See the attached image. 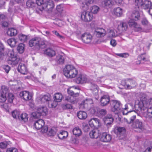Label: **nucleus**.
<instances>
[{
	"mask_svg": "<svg viewBox=\"0 0 152 152\" xmlns=\"http://www.w3.org/2000/svg\"><path fill=\"white\" fill-rule=\"evenodd\" d=\"M56 129L54 128H52L48 129L47 134L49 136H53L56 134Z\"/></svg>",
	"mask_w": 152,
	"mask_h": 152,
	"instance_id": "nucleus-43",
	"label": "nucleus"
},
{
	"mask_svg": "<svg viewBox=\"0 0 152 152\" xmlns=\"http://www.w3.org/2000/svg\"><path fill=\"white\" fill-rule=\"evenodd\" d=\"M52 32L54 34H55L56 35L58 38L60 39H65V37H64L60 35L59 33H58L57 31H52Z\"/></svg>",
	"mask_w": 152,
	"mask_h": 152,
	"instance_id": "nucleus-53",
	"label": "nucleus"
},
{
	"mask_svg": "<svg viewBox=\"0 0 152 152\" xmlns=\"http://www.w3.org/2000/svg\"><path fill=\"white\" fill-rule=\"evenodd\" d=\"M94 18V17L90 12L84 11L81 13V18L85 22L91 21Z\"/></svg>",
	"mask_w": 152,
	"mask_h": 152,
	"instance_id": "nucleus-8",
	"label": "nucleus"
},
{
	"mask_svg": "<svg viewBox=\"0 0 152 152\" xmlns=\"http://www.w3.org/2000/svg\"><path fill=\"white\" fill-rule=\"evenodd\" d=\"M91 89L92 90H97L98 88L97 86L94 82L91 83Z\"/></svg>",
	"mask_w": 152,
	"mask_h": 152,
	"instance_id": "nucleus-58",
	"label": "nucleus"
},
{
	"mask_svg": "<svg viewBox=\"0 0 152 152\" xmlns=\"http://www.w3.org/2000/svg\"><path fill=\"white\" fill-rule=\"evenodd\" d=\"M143 0H135V4L138 8L139 7H142L143 5Z\"/></svg>",
	"mask_w": 152,
	"mask_h": 152,
	"instance_id": "nucleus-48",
	"label": "nucleus"
},
{
	"mask_svg": "<svg viewBox=\"0 0 152 152\" xmlns=\"http://www.w3.org/2000/svg\"><path fill=\"white\" fill-rule=\"evenodd\" d=\"M91 145L92 146L94 149H97L100 147L101 144L97 141H94L91 142Z\"/></svg>",
	"mask_w": 152,
	"mask_h": 152,
	"instance_id": "nucleus-41",
	"label": "nucleus"
},
{
	"mask_svg": "<svg viewBox=\"0 0 152 152\" xmlns=\"http://www.w3.org/2000/svg\"><path fill=\"white\" fill-rule=\"evenodd\" d=\"M94 34L97 37L101 38L106 35V31L103 28H96L95 29Z\"/></svg>",
	"mask_w": 152,
	"mask_h": 152,
	"instance_id": "nucleus-9",
	"label": "nucleus"
},
{
	"mask_svg": "<svg viewBox=\"0 0 152 152\" xmlns=\"http://www.w3.org/2000/svg\"><path fill=\"white\" fill-rule=\"evenodd\" d=\"M36 4L32 0H28L26 3V5L28 8H33L36 6Z\"/></svg>",
	"mask_w": 152,
	"mask_h": 152,
	"instance_id": "nucleus-42",
	"label": "nucleus"
},
{
	"mask_svg": "<svg viewBox=\"0 0 152 152\" xmlns=\"http://www.w3.org/2000/svg\"><path fill=\"white\" fill-rule=\"evenodd\" d=\"M113 107L111 109L112 111L115 114H118L121 112L123 111L122 108V104L120 102L114 100L113 101Z\"/></svg>",
	"mask_w": 152,
	"mask_h": 152,
	"instance_id": "nucleus-6",
	"label": "nucleus"
},
{
	"mask_svg": "<svg viewBox=\"0 0 152 152\" xmlns=\"http://www.w3.org/2000/svg\"><path fill=\"white\" fill-rule=\"evenodd\" d=\"M133 127L142 129L143 128V125L141 121L139 120H137L133 124Z\"/></svg>",
	"mask_w": 152,
	"mask_h": 152,
	"instance_id": "nucleus-28",
	"label": "nucleus"
},
{
	"mask_svg": "<svg viewBox=\"0 0 152 152\" xmlns=\"http://www.w3.org/2000/svg\"><path fill=\"white\" fill-rule=\"evenodd\" d=\"M7 42L11 47H14L15 46L17 41L15 38H12L8 39Z\"/></svg>",
	"mask_w": 152,
	"mask_h": 152,
	"instance_id": "nucleus-32",
	"label": "nucleus"
},
{
	"mask_svg": "<svg viewBox=\"0 0 152 152\" xmlns=\"http://www.w3.org/2000/svg\"><path fill=\"white\" fill-rule=\"evenodd\" d=\"M56 10L59 13H61L63 10V5L62 4L58 5L56 7Z\"/></svg>",
	"mask_w": 152,
	"mask_h": 152,
	"instance_id": "nucleus-54",
	"label": "nucleus"
},
{
	"mask_svg": "<svg viewBox=\"0 0 152 152\" xmlns=\"http://www.w3.org/2000/svg\"><path fill=\"white\" fill-rule=\"evenodd\" d=\"M18 70L19 72L23 75L26 74L28 71L26 66L23 63L19 64L18 67Z\"/></svg>",
	"mask_w": 152,
	"mask_h": 152,
	"instance_id": "nucleus-16",
	"label": "nucleus"
},
{
	"mask_svg": "<svg viewBox=\"0 0 152 152\" xmlns=\"http://www.w3.org/2000/svg\"><path fill=\"white\" fill-rule=\"evenodd\" d=\"M54 100L56 102H60L63 98L62 95L59 93H56L54 95Z\"/></svg>",
	"mask_w": 152,
	"mask_h": 152,
	"instance_id": "nucleus-35",
	"label": "nucleus"
},
{
	"mask_svg": "<svg viewBox=\"0 0 152 152\" xmlns=\"http://www.w3.org/2000/svg\"><path fill=\"white\" fill-rule=\"evenodd\" d=\"M64 108L71 109L72 108V106L69 104H66L63 105V106Z\"/></svg>",
	"mask_w": 152,
	"mask_h": 152,
	"instance_id": "nucleus-63",
	"label": "nucleus"
},
{
	"mask_svg": "<svg viewBox=\"0 0 152 152\" xmlns=\"http://www.w3.org/2000/svg\"><path fill=\"white\" fill-rule=\"evenodd\" d=\"M138 59L140 61L143 60V61H145V54H142L141 55L138 56Z\"/></svg>",
	"mask_w": 152,
	"mask_h": 152,
	"instance_id": "nucleus-59",
	"label": "nucleus"
},
{
	"mask_svg": "<svg viewBox=\"0 0 152 152\" xmlns=\"http://www.w3.org/2000/svg\"><path fill=\"white\" fill-rule=\"evenodd\" d=\"M7 142L6 141H4L0 143V148L1 149H4L6 148L7 145Z\"/></svg>",
	"mask_w": 152,
	"mask_h": 152,
	"instance_id": "nucleus-55",
	"label": "nucleus"
},
{
	"mask_svg": "<svg viewBox=\"0 0 152 152\" xmlns=\"http://www.w3.org/2000/svg\"><path fill=\"white\" fill-rule=\"evenodd\" d=\"M54 6L53 2L52 0L47 1L43 3L42 5L43 9L48 11H51Z\"/></svg>",
	"mask_w": 152,
	"mask_h": 152,
	"instance_id": "nucleus-10",
	"label": "nucleus"
},
{
	"mask_svg": "<svg viewBox=\"0 0 152 152\" xmlns=\"http://www.w3.org/2000/svg\"><path fill=\"white\" fill-rule=\"evenodd\" d=\"M72 132L73 134L76 137L80 136L82 133L81 129L78 126L75 127L73 129Z\"/></svg>",
	"mask_w": 152,
	"mask_h": 152,
	"instance_id": "nucleus-29",
	"label": "nucleus"
},
{
	"mask_svg": "<svg viewBox=\"0 0 152 152\" xmlns=\"http://www.w3.org/2000/svg\"><path fill=\"white\" fill-rule=\"evenodd\" d=\"M113 12L116 16L120 17L122 14V10L120 7H118L114 9Z\"/></svg>",
	"mask_w": 152,
	"mask_h": 152,
	"instance_id": "nucleus-34",
	"label": "nucleus"
},
{
	"mask_svg": "<svg viewBox=\"0 0 152 152\" xmlns=\"http://www.w3.org/2000/svg\"><path fill=\"white\" fill-rule=\"evenodd\" d=\"M4 49L3 44L0 41V55L3 53Z\"/></svg>",
	"mask_w": 152,
	"mask_h": 152,
	"instance_id": "nucleus-60",
	"label": "nucleus"
},
{
	"mask_svg": "<svg viewBox=\"0 0 152 152\" xmlns=\"http://www.w3.org/2000/svg\"><path fill=\"white\" fill-rule=\"evenodd\" d=\"M31 115L34 119L39 118L41 116L40 114L37 112V111L36 112H33L31 114Z\"/></svg>",
	"mask_w": 152,
	"mask_h": 152,
	"instance_id": "nucleus-50",
	"label": "nucleus"
},
{
	"mask_svg": "<svg viewBox=\"0 0 152 152\" xmlns=\"http://www.w3.org/2000/svg\"><path fill=\"white\" fill-rule=\"evenodd\" d=\"M93 103L91 99H87L82 102L80 104V107L82 108H85L87 107L88 104H91Z\"/></svg>",
	"mask_w": 152,
	"mask_h": 152,
	"instance_id": "nucleus-25",
	"label": "nucleus"
},
{
	"mask_svg": "<svg viewBox=\"0 0 152 152\" xmlns=\"http://www.w3.org/2000/svg\"><path fill=\"white\" fill-rule=\"evenodd\" d=\"M128 24L130 26L134 28L135 31H141L142 29L140 26L138 25L134 19L130 20L128 22Z\"/></svg>",
	"mask_w": 152,
	"mask_h": 152,
	"instance_id": "nucleus-14",
	"label": "nucleus"
},
{
	"mask_svg": "<svg viewBox=\"0 0 152 152\" xmlns=\"http://www.w3.org/2000/svg\"><path fill=\"white\" fill-rule=\"evenodd\" d=\"M65 56L64 55H58L57 56L56 58V63L59 64H62L64 63Z\"/></svg>",
	"mask_w": 152,
	"mask_h": 152,
	"instance_id": "nucleus-27",
	"label": "nucleus"
},
{
	"mask_svg": "<svg viewBox=\"0 0 152 152\" xmlns=\"http://www.w3.org/2000/svg\"><path fill=\"white\" fill-rule=\"evenodd\" d=\"M20 117L22 120L25 122L27 121L28 118L27 114L25 113H22L20 115Z\"/></svg>",
	"mask_w": 152,
	"mask_h": 152,
	"instance_id": "nucleus-49",
	"label": "nucleus"
},
{
	"mask_svg": "<svg viewBox=\"0 0 152 152\" xmlns=\"http://www.w3.org/2000/svg\"><path fill=\"white\" fill-rule=\"evenodd\" d=\"M146 95L144 94H141L140 95V101L135 102L141 110H145L147 109L146 118L149 119L152 118V98L147 100Z\"/></svg>",
	"mask_w": 152,
	"mask_h": 152,
	"instance_id": "nucleus-1",
	"label": "nucleus"
},
{
	"mask_svg": "<svg viewBox=\"0 0 152 152\" xmlns=\"http://www.w3.org/2000/svg\"><path fill=\"white\" fill-rule=\"evenodd\" d=\"M104 123L106 125L108 126L111 124L113 122L114 119L112 115L111 114H108L104 118Z\"/></svg>",
	"mask_w": 152,
	"mask_h": 152,
	"instance_id": "nucleus-22",
	"label": "nucleus"
},
{
	"mask_svg": "<svg viewBox=\"0 0 152 152\" xmlns=\"http://www.w3.org/2000/svg\"><path fill=\"white\" fill-rule=\"evenodd\" d=\"M77 116L80 119H85L87 116V114L85 112L80 111L77 113Z\"/></svg>",
	"mask_w": 152,
	"mask_h": 152,
	"instance_id": "nucleus-31",
	"label": "nucleus"
},
{
	"mask_svg": "<svg viewBox=\"0 0 152 152\" xmlns=\"http://www.w3.org/2000/svg\"><path fill=\"white\" fill-rule=\"evenodd\" d=\"M17 30L14 28H12L8 29L7 32V35L10 36L15 35L17 34Z\"/></svg>",
	"mask_w": 152,
	"mask_h": 152,
	"instance_id": "nucleus-30",
	"label": "nucleus"
},
{
	"mask_svg": "<svg viewBox=\"0 0 152 152\" xmlns=\"http://www.w3.org/2000/svg\"><path fill=\"white\" fill-rule=\"evenodd\" d=\"M24 45L23 43L20 44L17 47V50L20 53H22L24 51Z\"/></svg>",
	"mask_w": 152,
	"mask_h": 152,
	"instance_id": "nucleus-45",
	"label": "nucleus"
},
{
	"mask_svg": "<svg viewBox=\"0 0 152 152\" xmlns=\"http://www.w3.org/2000/svg\"><path fill=\"white\" fill-rule=\"evenodd\" d=\"M20 97L25 100L28 101L31 99V94L27 91H23L20 94Z\"/></svg>",
	"mask_w": 152,
	"mask_h": 152,
	"instance_id": "nucleus-13",
	"label": "nucleus"
},
{
	"mask_svg": "<svg viewBox=\"0 0 152 152\" xmlns=\"http://www.w3.org/2000/svg\"><path fill=\"white\" fill-rule=\"evenodd\" d=\"M3 68L5 72L7 73H8L10 69V67L7 65H5L3 66Z\"/></svg>",
	"mask_w": 152,
	"mask_h": 152,
	"instance_id": "nucleus-61",
	"label": "nucleus"
},
{
	"mask_svg": "<svg viewBox=\"0 0 152 152\" xmlns=\"http://www.w3.org/2000/svg\"><path fill=\"white\" fill-rule=\"evenodd\" d=\"M6 152H18V151L15 148H11L7 149Z\"/></svg>",
	"mask_w": 152,
	"mask_h": 152,
	"instance_id": "nucleus-57",
	"label": "nucleus"
},
{
	"mask_svg": "<svg viewBox=\"0 0 152 152\" xmlns=\"http://www.w3.org/2000/svg\"><path fill=\"white\" fill-rule=\"evenodd\" d=\"M90 136L92 138H97L99 136V134L96 130L94 129L91 131L89 133Z\"/></svg>",
	"mask_w": 152,
	"mask_h": 152,
	"instance_id": "nucleus-36",
	"label": "nucleus"
},
{
	"mask_svg": "<svg viewBox=\"0 0 152 152\" xmlns=\"http://www.w3.org/2000/svg\"><path fill=\"white\" fill-rule=\"evenodd\" d=\"M99 113L102 115H104L107 113V112L106 110L104 109L101 110L99 111Z\"/></svg>",
	"mask_w": 152,
	"mask_h": 152,
	"instance_id": "nucleus-64",
	"label": "nucleus"
},
{
	"mask_svg": "<svg viewBox=\"0 0 152 152\" xmlns=\"http://www.w3.org/2000/svg\"><path fill=\"white\" fill-rule=\"evenodd\" d=\"M8 55L10 57L8 61L9 64L13 65H16L18 64L19 59L18 58L16 55L15 54L13 49L9 50Z\"/></svg>",
	"mask_w": 152,
	"mask_h": 152,
	"instance_id": "nucleus-3",
	"label": "nucleus"
},
{
	"mask_svg": "<svg viewBox=\"0 0 152 152\" xmlns=\"http://www.w3.org/2000/svg\"><path fill=\"white\" fill-rule=\"evenodd\" d=\"M81 38L83 42L85 43L88 44L91 42L93 37L90 34L85 33L82 35Z\"/></svg>",
	"mask_w": 152,
	"mask_h": 152,
	"instance_id": "nucleus-11",
	"label": "nucleus"
},
{
	"mask_svg": "<svg viewBox=\"0 0 152 152\" xmlns=\"http://www.w3.org/2000/svg\"><path fill=\"white\" fill-rule=\"evenodd\" d=\"M130 112H131L130 114V115H132L133 116H132L130 119V121H128L126 120V122L128 124H130L131 123H132L134 120L136 118V115H134V113H135V112L134 111H128L127 112L125 113V111H123V114L124 115H126L128 113H130Z\"/></svg>",
	"mask_w": 152,
	"mask_h": 152,
	"instance_id": "nucleus-24",
	"label": "nucleus"
},
{
	"mask_svg": "<svg viewBox=\"0 0 152 152\" xmlns=\"http://www.w3.org/2000/svg\"><path fill=\"white\" fill-rule=\"evenodd\" d=\"M116 130L117 131V133L120 134H124L125 132V128L123 127H117L116 128Z\"/></svg>",
	"mask_w": 152,
	"mask_h": 152,
	"instance_id": "nucleus-47",
	"label": "nucleus"
},
{
	"mask_svg": "<svg viewBox=\"0 0 152 152\" xmlns=\"http://www.w3.org/2000/svg\"><path fill=\"white\" fill-rule=\"evenodd\" d=\"M37 112L40 114L41 115L45 116L48 113L47 108L46 107H42L37 109Z\"/></svg>",
	"mask_w": 152,
	"mask_h": 152,
	"instance_id": "nucleus-26",
	"label": "nucleus"
},
{
	"mask_svg": "<svg viewBox=\"0 0 152 152\" xmlns=\"http://www.w3.org/2000/svg\"><path fill=\"white\" fill-rule=\"evenodd\" d=\"M12 117L14 118H17L19 117L20 113L17 110H15L12 112Z\"/></svg>",
	"mask_w": 152,
	"mask_h": 152,
	"instance_id": "nucleus-51",
	"label": "nucleus"
},
{
	"mask_svg": "<svg viewBox=\"0 0 152 152\" xmlns=\"http://www.w3.org/2000/svg\"><path fill=\"white\" fill-rule=\"evenodd\" d=\"M82 144L86 147H88L89 145L88 141L86 140H83L82 141Z\"/></svg>",
	"mask_w": 152,
	"mask_h": 152,
	"instance_id": "nucleus-62",
	"label": "nucleus"
},
{
	"mask_svg": "<svg viewBox=\"0 0 152 152\" xmlns=\"http://www.w3.org/2000/svg\"><path fill=\"white\" fill-rule=\"evenodd\" d=\"M7 94H8L7 97L8 101L9 102L11 103L12 102L13 99H14V95L11 93H8Z\"/></svg>",
	"mask_w": 152,
	"mask_h": 152,
	"instance_id": "nucleus-52",
	"label": "nucleus"
},
{
	"mask_svg": "<svg viewBox=\"0 0 152 152\" xmlns=\"http://www.w3.org/2000/svg\"><path fill=\"white\" fill-rule=\"evenodd\" d=\"M110 101L109 96L108 95H104L101 98L100 102L102 106H104L109 104Z\"/></svg>",
	"mask_w": 152,
	"mask_h": 152,
	"instance_id": "nucleus-17",
	"label": "nucleus"
},
{
	"mask_svg": "<svg viewBox=\"0 0 152 152\" xmlns=\"http://www.w3.org/2000/svg\"><path fill=\"white\" fill-rule=\"evenodd\" d=\"M89 124L91 127L94 128L96 126L99 125L100 121L98 118H93L88 121Z\"/></svg>",
	"mask_w": 152,
	"mask_h": 152,
	"instance_id": "nucleus-20",
	"label": "nucleus"
},
{
	"mask_svg": "<svg viewBox=\"0 0 152 152\" xmlns=\"http://www.w3.org/2000/svg\"><path fill=\"white\" fill-rule=\"evenodd\" d=\"M127 28V24L126 22H121L118 27V31L121 33L126 31Z\"/></svg>",
	"mask_w": 152,
	"mask_h": 152,
	"instance_id": "nucleus-21",
	"label": "nucleus"
},
{
	"mask_svg": "<svg viewBox=\"0 0 152 152\" xmlns=\"http://www.w3.org/2000/svg\"><path fill=\"white\" fill-rule=\"evenodd\" d=\"M73 90H75L76 89L74 88V87H72L69 88L67 90L68 94L70 96H78L79 93H74L75 91H73Z\"/></svg>",
	"mask_w": 152,
	"mask_h": 152,
	"instance_id": "nucleus-38",
	"label": "nucleus"
},
{
	"mask_svg": "<svg viewBox=\"0 0 152 152\" xmlns=\"http://www.w3.org/2000/svg\"><path fill=\"white\" fill-rule=\"evenodd\" d=\"M44 53L50 57H53L56 55L55 50L51 48H47L44 50Z\"/></svg>",
	"mask_w": 152,
	"mask_h": 152,
	"instance_id": "nucleus-23",
	"label": "nucleus"
},
{
	"mask_svg": "<svg viewBox=\"0 0 152 152\" xmlns=\"http://www.w3.org/2000/svg\"><path fill=\"white\" fill-rule=\"evenodd\" d=\"M111 135L107 133H103L102 134L100 140L101 141L104 142H108L111 140Z\"/></svg>",
	"mask_w": 152,
	"mask_h": 152,
	"instance_id": "nucleus-18",
	"label": "nucleus"
},
{
	"mask_svg": "<svg viewBox=\"0 0 152 152\" xmlns=\"http://www.w3.org/2000/svg\"><path fill=\"white\" fill-rule=\"evenodd\" d=\"M76 81L77 83H85L88 81V78L86 75L80 74L77 78Z\"/></svg>",
	"mask_w": 152,
	"mask_h": 152,
	"instance_id": "nucleus-15",
	"label": "nucleus"
},
{
	"mask_svg": "<svg viewBox=\"0 0 152 152\" xmlns=\"http://www.w3.org/2000/svg\"><path fill=\"white\" fill-rule=\"evenodd\" d=\"M41 39L39 37H35L30 40L29 42V46L31 47L34 46H38L40 47Z\"/></svg>",
	"mask_w": 152,
	"mask_h": 152,
	"instance_id": "nucleus-12",
	"label": "nucleus"
},
{
	"mask_svg": "<svg viewBox=\"0 0 152 152\" xmlns=\"http://www.w3.org/2000/svg\"><path fill=\"white\" fill-rule=\"evenodd\" d=\"M132 16L133 18H135L134 19L135 20H138L140 17V15L139 12L137 11L134 13H133L132 15Z\"/></svg>",
	"mask_w": 152,
	"mask_h": 152,
	"instance_id": "nucleus-56",
	"label": "nucleus"
},
{
	"mask_svg": "<svg viewBox=\"0 0 152 152\" xmlns=\"http://www.w3.org/2000/svg\"><path fill=\"white\" fill-rule=\"evenodd\" d=\"M9 92L8 88L4 85H2L0 87V102L4 103L6 101L7 95Z\"/></svg>",
	"mask_w": 152,
	"mask_h": 152,
	"instance_id": "nucleus-4",
	"label": "nucleus"
},
{
	"mask_svg": "<svg viewBox=\"0 0 152 152\" xmlns=\"http://www.w3.org/2000/svg\"><path fill=\"white\" fill-rule=\"evenodd\" d=\"M18 37L20 40L23 42H25L28 40V38L26 35L22 34L19 35Z\"/></svg>",
	"mask_w": 152,
	"mask_h": 152,
	"instance_id": "nucleus-44",
	"label": "nucleus"
},
{
	"mask_svg": "<svg viewBox=\"0 0 152 152\" xmlns=\"http://www.w3.org/2000/svg\"><path fill=\"white\" fill-rule=\"evenodd\" d=\"M41 101L42 103H45L48 102V106L50 107H55L56 105H54V102L50 101V95L48 94L44 95H41L40 97Z\"/></svg>",
	"mask_w": 152,
	"mask_h": 152,
	"instance_id": "nucleus-7",
	"label": "nucleus"
},
{
	"mask_svg": "<svg viewBox=\"0 0 152 152\" xmlns=\"http://www.w3.org/2000/svg\"><path fill=\"white\" fill-rule=\"evenodd\" d=\"M68 132L66 131H62L58 135V138L61 139H65L68 136Z\"/></svg>",
	"mask_w": 152,
	"mask_h": 152,
	"instance_id": "nucleus-33",
	"label": "nucleus"
},
{
	"mask_svg": "<svg viewBox=\"0 0 152 152\" xmlns=\"http://www.w3.org/2000/svg\"><path fill=\"white\" fill-rule=\"evenodd\" d=\"M107 37L108 38L114 37H116L115 33L113 30H110L108 33H106Z\"/></svg>",
	"mask_w": 152,
	"mask_h": 152,
	"instance_id": "nucleus-46",
	"label": "nucleus"
},
{
	"mask_svg": "<svg viewBox=\"0 0 152 152\" xmlns=\"http://www.w3.org/2000/svg\"><path fill=\"white\" fill-rule=\"evenodd\" d=\"M45 125V122L42 119H39L35 122L34 126L37 129H41Z\"/></svg>",
	"mask_w": 152,
	"mask_h": 152,
	"instance_id": "nucleus-19",
	"label": "nucleus"
},
{
	"mask_svg": "<svg viewBox=\"0 0 152 152\" xmlns=\"http://www.w3.org/2000/svg\"><path fill=\"white\" fill-rule=\"evenodd\" d=\"M121 84L128 89L133 88L137 85L135 80L132 79H127L126 80H123L121 82Z\"/></svg>",
	"mask_w": 152,
	"mask_h": 152,
	"instance_id": "nucleus-5",
	"label": "nucleus"
},
{
	"mask_svg": "<svg viewBox=\"0 0 152 152\" xmlns=\"http://www.w3.org/2000/svg\"><path fill=\"white\" fill-rule=\"evenodd\" d=\"M100 8L97 6L94 5L91 8V12L92 14H96L99 11Z\"/></svg>",
	"mask_w": 152,
	"mask_h": 152,
	"instance_id": "nucleus-39",
	"label": "nucleus"
},
{
	"mask_svg": "<svg viewBox=\"0 0 152 152\" xmlns=\"http://www.w3.org/2000/svg\"><path fill=\"white\" fill-rule=\"evenodd\" d=\"M65 76L67 77L72 78L75 77L78 74V71L75 67L72 65H67L64 69Z\"/></svg>",
	"mask_w": 152,
	"mask_h": 152,
	"instance_id": "nucleus-2",
	"label": "nucleus"
},
{
	"mask_svg": "<svg viewBox=\"0 0 152 152\" xmlns=\"http://www.w3.org/2000/svg\"><path fill=\"white\" fill-rule=\"evenodd\" d=\"M151 3L150 1L148 0H145L142 7L144 9L146 10L151 8Z\"/></svg>",
	"mask_w": 152,
	"mask_h": 152,
	"instance_id": "nucleus-37",
	"label": "nucleus"
},
{
	"mask_svg": "<svg viewBox=\"0 0 152 152\" xmlns=\"http://www.w3.org/2000/svg\"><path fill=\"white\" fill-rule=\"evenodd\" d=\"M104 7L107 8H109L112 7L113 3L110 0H105L104 1Z\"/></svg>",
	"mask_w": 152,
	"mask_h": 152,
	"instance_id": "nucleus-40",
	"label": "nucleus"
}]
</instances>
